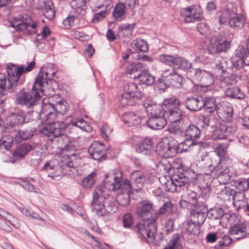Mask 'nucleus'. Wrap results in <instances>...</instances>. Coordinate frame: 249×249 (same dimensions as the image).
<instances>
[{
	"mask_svg": "<svg viewBox=\"0 0 249 249\" xmlns=\"http://www.w3.org/2000/svg\"><path fill=\"white\" fill-rule=\"evenodd\" d=\"M122 181V174L119 176L115 175H107L103 185L97 186L92 195L91 203V211L99 216L109 215L114 213L117 210L115 198L108 194L106 189L109 191H119Z\"/></svg>",
	"mask_w": 249,
	"mask_h": 249,
	"instance_id": "obj_1",
	"label": "nucleus"
},
{
	"mask_svg": "<svg viewBox=\"0 0 249 249\" xmlns=\"http://www.w3.org/2000/svg\"><path fill=\"white\" fill-rule=\"evenodd\" d=\"M55 74L54 71L50 73L48 71L39 72L31 90L22 89L18 92L16 97L17 104L32 108L37 104L41 105V94L45 95L43 88L52 82ZM42 107V106H40Z\"/></svg>",
	"mask_w": 249,
	"mask_h": 249,
	"instance_id": "obj_2",
	"label": "nucleus"
},
{
	"mask_svg": "<svg viewBox=\"0 0 249 249\" xmlns=\"http://www.w3.org/2000/svg\"><path fill=\"white\" fill-rule=\"evenodd\" d=\"M35 64L34 61H31L25 68L23 66L9 65L6 67L7 77L5 74L0 73V105L5 101L8 92L16 91L20 76L25 72L31 71Z\"/></svg>",
	"mask_w": 249,
	"mask_h": 249,
	"instance_id": "obj_3",
	"label": "nucleus"
},
{
	"mask_svg": "<svg viewBox=\"0 0 249 249\" xmlns=\"http://www.w3.org/2000/svg\"><path fill=\"white\" fill-rule=\"evenodd\" d=\"M55 110L54 105L49 103L42 106L41 112H35L37 118H42L43 116L46 117L47 124L39 130V132L41 134L48 137H53L61 131L59 128L60 122H54L56 118ZM32 113H34V112Z\"/></svg>",
	"mask_w": 249,
	"mask_h": 249,
	"instance_id": "obj_4",
	"label": "nucleus"
},
{
	"mask_svg": "<svg viewBox=\"0 0 249 249\" xmlns=\"http://www.w3.org/2000/svg\"><path fill=\"white\" fill-rule=\"evenodd\" d=\"M232 165L231 159L219 160L216 166L212 171V176L217 178L220 184L229 183L231 178L236 176L235 170Z\"/></svg>",
	"mask_w": 249,
	"mask_h": 249,
	"instance_id": "obj_5",
	"label": "nucleus"
},
{
	"mask_svg": "<svg viewBox=\"0 0 249 249\" xmlns=\"http://www.w3.org/2000/svg\"><path fill=\"white\" fill-rule=\"evenodd\" d=\"M163 103L164 106L167 107L164 113L166 120L172 124H181L183 122V113L178 107L180 104L179 99L172 97L165 99Z\"/></svg>",
	"mask_w": 249,
	"mask_h": 249,
	"instance_id": "obj_6",
	"label": "nucleus"
},
{
	"mask_svg": "<svg viewBox=\"0 0 249 249\" xmlns=\"http://www.w3.org/2000/svg\"><path fill=\"white\" fill-rule=\"evenodd\" d=\"M124 92L122 94L120 100L123 107L132 106L136 101L142 98L143 93L141 87L134 83H129L124 88Z\"/></svg>",
	"mask_w": 249,
	"mask_h": 249,
	"instance_id": "obj_7",
	"label": "nucleus"
},
{
	"mask_svg": "<svg viewBox=\"0 0 249 249\" xmlns=\"http://www.w3.org/2000/svg\"><path fill=\"white\" fill-rule=\"evenodd\" d=\"M10 25L16 31H24L25 34L33 35L36 33V22L32 20L30 16L26 14L15 17L10 22Z\"/></svg>",
	"mask_w": 249,
	"mask_h": 249,
	"instance_id": "obj_8",
	"label": "nucleus"
},
{
	"mask_svg": "<svg viewBox=\"0 0 249 249\" xmlns=\"http://www.w3.org/2000/svg\"><path fill=\"white\" fill-rule=\"evenodd\" d=\"M188 78L194 82H200L201 86L205 87L208 90L215 91L217 89L214 86V78L213 74L204 70L196 69L188 72Z\"/></svg>",
	"mask_w": 249,
	"mask_h": 249,
	"instance_id": "obj_9",
	"label": "nucleus"
},
{
	"mask_svg": "<svg viewBox=\"0 0 249 249\" xmlns=\"http://www.w3.org/2000/svg\"><path fill=\"white\" fill-rule=\"evenodd\" d=\"M178 142L172 138H165L160 142L156 149L157 154L164 158L174 157L178 153Z\"/></svg>",
	"mask_w": 249,
	"mask_h": 249,
	"instance_id": "obj_10",
	"label": "nucleus"
},
{
	"mask_svg": "<svg viewBox=\"0 0 249 249\" xmlns=\"http://www.w3.org/2000/svg\"><path fill=\"white\" fill-rule=\"evenodd\" d=\"M87 122L83 119L77 120H72L70 123L60 122L59 128L60 130H66L70 137L76 139L79 137L82 131L86 130Z\"/></svg>",
	"mask_w": 249,
	"mask_h": 249,
	"instance_id": "obj_11",
	"label": "nucleus"
},
{
	"mask_svg": "<svg viewBox=\"0 0 249 249\" xmlns=\"http://www.w3.org/2000/svg\"><path fill=\"white\" fill-rule=\"evenodd\" d=\"M136 229L142 237L148 238V241H152L157 232L156 220L154 219H144L137 224Z\"/></svg>",
	"mask_w": 249,
	"mask_h": 249,
	"instance_id": "obj_12",
	"label": "nucleus"
},
{
	"mask_svg": "<svg viewBox=\"0 0 249 249\" xmlns=\"http://www.w3.org/2000/svg\"><path fill=\"white\" fill-rule=\"evenodd\" d=\"M190 220L200 226L205 221L208 208L205 203L199 202L190 209Z\"/></svg>",
	"mask_w": 249,
	"mask_h": 249,
	"instance_id": "obj_13",
	"label": "nucleus"
},
{
	"mask_svg": "<svg viewBox=\"0 0 249 249\" xmlns=\"http://www.w3.org/2000/svg\"><path fill=\"white\" fill-rule=\"evenodd\" d=\"M236 127L232 123H222L213 135L214 140L226 139L228 136L233 135L236 132Z\"/></svg>",
	"mask_w": 249,
	"mask_h": 249,
	"instance_id": "obj_14",
	"label": "nucleus"
},
{
	"mask_svg": "<svg viewBox=\"0 0 249 249\" xmlns=\"http://www.w3.org/2000/svg\"><path fill=\"white\" fill-rule=\"evenodd\" d=\"M180 13L186 23L199 20L202 16L200 8L194 6L181 9Z\"/></svg>",
	"mask_w": 249,
	"mask_h": 249,
	"instance_id": "obj_15",
	"label": "nucleus"
},
{
	"mask_svg": "<svg viewBox=\"0 0 249 249\" xmlns=\"http://www.w3.org/2000/svg\"><path fill=\"white\" fill-rule=\"evenodd\" d=\"M143 106L145 113L151 116L164 115L166 108H163L162 105L158 104L149 98L143 101Z\"/></svg>",
	"mask_w": 249,
	"mask_h": 249,
	"instance_id": "obj_16",
	"label": "nucleus"
},
{
	"mask_svg": "<svg viewBox=\"0 0 249 249\" xmlns=\"http://www.w3.org/2000/svg\"><path fill=\"white\" fill-rule=\"evenodd\" d=\"M130 178L132 185L136 187L135 189L137 191H140L145 183L149 181V175L140 170L133 172L130 175Z\"/></svg>",
	"mask_w": 249,
	"mask_h": 249,
	"instance_id": "obj_17",
	"label": "nucleus"
},
{
	"mask_svg": "<svg viewBox=\"0 0 249 249\" xmlns=\"http://www.w3.org/2000/svg\"><path fill=\"white\" fill-rule=\"evenodd\" d=\"M230 42L221 36L212 40L209 47L210 53H215L222 52H226L230 48Z\"/></svg>",
	"mask_w": 249,
	"mask_h": 249,
	"instance_id": "obj_18",
	"label": "nucleus"
},
{
	"mask_svg": "<svg viewBox=\"0 0 249 249\" xmlns=\"http://www.w3.org/2000/svg\"><path fill=\"white\" fill-rule=\"evenodd\" d=\"M146 113L144 109H140L135 112H127L123 116L124 123L129 125H137L141 123L142 120L145 117Z\"/></svg>",
	"mask_w": 249,
	"mask_h": 249,
	"instance_id": "obj_19",
	"label": "nucleus"
},
{
	"mask_svg": "<svg viewBox=\"0 0 249 249\" xmlns=\"http://www.w3.org/2000/svg\"><path fill=\"white\" fill-rule=\"evenodd\" d=\"M196 193L191 190L187 189L182 196L180 201L181 206L184 208L192 209V207L196 206L200 202L197 201Z\"/></svg>",
	"mask_w": 249,
	"mask_h": 249,
	"instance_id": "obj_20",
	"label": "nucleus"
},
{
	"mask_svg": "<svg viewBox=\"0 0 249 249\" xmlns=\"http://www.w3.org/2000/svg\"><path fill=\"white\" fill-rule=\"evenodd\" d=\"M163 77L167 78L170 86L175 88L181 87L182 82V77L177 73L174 69H167L162 71Z\"/></svg>",
	"mask_w": 249,
	"mask_h": 249,
	"instance_id": "obj_21",
	"label": "nucleus"
},
{
	"mask_svg": "<svg viewBox=\"0 0 249 249\" xmlns=\"http://www.w3.org/2000/svg\"><path fill=\"white\" fill-rule=\"evenodd\" d=\"M237 12L236 7L232 3H228L225 8L217 12L219 22L220 24H224L230 21L231 16H233Z\"/></svg>",
	"mask_w": 249,
	"mask_h": 249,
	"instance_id": "obj_22",
	"label": "nucleus"
},
{
	"mask_svg": "<svg viewBox=\"0 0 249 249\" xmlns=\"http://www.w3.org/2000/svg\"><path fill=\"white\" fill-rule=\"evenodd\" d=\"M230 233L234 238L240 240L249 234V224L243 222L233 227L230 230Z\"/></svg>",
	"mask_w": 249,
	"mask_h": 249,
	"instance_id": "obj_23",
	"label": "nucleus"
},
{
	"mask_svg": "<svg viewBox=\"0 0 249 249\" xmlns=\"http://www.w3.org/2000/svg\"><path fill=\"white\" fill-rule=\"evenodd\" d=\"M88 151L92 158L95 160H100L106 153L104 145L97 141L91 143Z\"/></svg>",
	"mask_w": 249,
	"mask_h": 249,
	"instance_id": "obj_24",
	"label": "nucleus"
},
{
	"mask_svg": "<svg viewBox=\"0 0 249 249\" xmlns=\"http://www.w3.org/2000/svg\"><path fill=\"white\" fill-rule=\"evenodd\" d=\"M147 66L142 62H137L129 65L126 72L134 78H138L144 71H147Z\"/></svg>",
	"mask_w": 249,
	"mask_h": 249,
	"instance_id": "obj_25",
	"label": "nucleus"
},
{
	"mask_svg": "<svg viewBox=\"0 0 249 249\" xmlns=\"http://www.w3.org/2000/svg\"><path fill=\"white\" fill-rule=\"evenodd\" d=\"M146 124L152 129L159 130L166 125V120L164 115L151 116L147 121Z\"/></svg>",
	"mask_w": 249,
	"mask_h": 249,
	"instance_id": "obj_26",
	"label": "nucleus"
},
{
	"mask_svg": "<svg viewBox=\"0 0 249 249\" xmlns=\"http://www.w3.org/2000/svg\"><path fill=\"white\" fill-rule=\"evenodd\" d=\"M186 108L192 111H197L203 107V99L201 97H187L184 102Z\"/></svg>",
	"mask_w": 249,
	"mask_h": 249,
	"instance_id": "obj_27",
	"label": "nucleus"
},
{
	"mask_svg": "<svg viewBox=\"0 0 249 249\" xmlns=\"http://www.w3.org/2000/svg\"><path fill=\"white\" fill-rule=\"evenodd\" d=\"M152 147L151 139L146 138L136 144V151L137 153L147 154L151 152Z\"/></svg>",
	"mask_w": 249,
	"mask_h": 249,
	"instance_id": "obj_28",
	"label": "nucleus"
},
{
	"mask_svg": "<svg viewBox=\"0 0 249 249\" xmlns=\"http://www.w3.org/2000/svg\"><path fill=\"white\" fill-rule=\"evenodd\" d=\"M25 114L20 111L12 114L9 118V123L7 124L15 130L17 128H18L19 125L22 124L25 122Z\"/></svg>",
	"mask_w": 249,
	"mask_h": 249,
	"instance_id": "obj_29",
	"label": "nucleus"
},
{
	"mask_svg": "<svg viewBox=\"0 0 249 249\" xmlns=\"http://www.w3.org/2000/svg\"><path fill=\"white\" fill-rule=\"evenodd\" d=\"M229 143L225 142L222 143H215L213 145L214 152L219 158V160L224 159H231L227 154Z\"/></svg>",
	"mask_w": 249,
	"mask_h": 249,
	"instance_id": "obj_30",
	"label": "nucleus"
},
{
	"mask_svg": "<svg viewBox=\"0 0 249 249\" xmlns=\"http://www.w3.org/2000/svg\"><path fill=\"white\" fill-rule=\"evenodd\" d=\"M235 193V190L229 187H225L217 193V198L224 202L231 201L233 195Z\"/></svg>",
	"mask_w": 249,
	"mask_h": 249,
	"instance_id": "obj_31",
	"label": "nucleus"
},
{
	"mask_svg": "<svg viewBox=\"0 0 249 249\" xmlns=\"http://www.w3.org/2000/svg\"><path fill=\"white\" fill-rule=\"evenodd\" d=\"M31 149L32 146L29 144L26 143H22L16 147L13 152V156L18 159H22Z\"/></svg>",
	"mask_w": 249,
	"mask_h": 249,
	"instance_id": "obj_32",
	"label": "nucleus"
},
{
	"mask_svg": "<svg viewBox=\"0 0 249 249\" xmlns=\"http://www.w3.org/2000/svg\"><path fill=\"white\" fill-rule=\"evenodd\" d=\"M222 110L219 113L220 118L223 122H230L232 120L233 117V108L231 105L229 104H224L222 107Z\"/></svg>",
	"mask_w": 249,
	"mask_h": 249,
	"instance_id": "obj_33",
	"label": "nucleus"
},
{
	"mask_svg": "<svg viewBox=\"0 0 249 249\" xmlns=\"http://www.w3.org/2000/svg\"><path fill=\"white\" fill-rule=\"evenodd\" d=\"M245 23V19L242 14H238L237 12L233 16H231L229 22L230 27L234 29H241Z\"/></svg>",
	"mask_w": 249,
	"mask_h": 249,
	"instance_id": "obj_34",
	"label": "nucleus"
},
{
	"mask_svg": "<svg viewBox=\"0 0 249 249\" xmlns=\"http://www.w3.org/2000/svg\"><path fill=\"white\" fill-rule=\"evenodd\" d=\"M201 130L197 126L194 124H190L185 130V137L195 141L200 138Z\"/></svg>",
	"mask_w": 249,
	"mask_h": 249,
	"instance_id": "obj_35",
	"label": "nucleus"
},
{
	"mask_svg": "<svg viewBox=\"0 0 249 249\" xmlns=\"http://www.w3.org/2000/svg\"><path fill=\"white\" fill-rule=\"evenodd\" d=\"M239 79L237 75L223 73L219 76L218 80L220 82L221 86H227L228 85H233L236 84Z\"/></svg>",
	"mask_w": 249,
	"mask_h": 249,
	"instance_id": "obj_36",
	"label": "nucleus"
},
{
	"mask_svg": "<svg viewBox=\"0 0 249 249\" xmlns=\"http://www.w3.org/2000/svg\"><path fill=\"white\" fill-rule=\"evenodd\" d=\"M153 206V203L149 201H142L139 204L137 208V213L141 216H144L150 213Z\"/></svg>",
	"mask_w": 249,
	"mask_h": 249,
	"instance_id": "obj_37",
	"label": "nucleus"
},
{
	"mask_svg": "<svg viewBox=\"0 0 249 249\" xmlns=\"http://www.w3.org/2000/svg\"><path fill=\"white\" fill-rule=\"evenodd\" d=\"M199 225L193 222L190 220L189 221L184 224V233L188 235H197L199 233Z\"/></svg>",
	"mask_w": 249,
	"mask_h": 249,
	"instance_id": "obj_38",
	"label": "nucleus"
},
{
	"mask_svg": "<svg viewBox=\"0 0 249 249\" xmlns=\"http://www.w3.org/2000/svg\"><path fill=\"white\" fill-rule=\"evenodd\" d=\"M225 95L231 98L242 99L244 94L238 87H229L225 90Z\"/></svg>",
	"mask_w": 249,
	"mask_h": 249,
	"instance_id": "obj_39",
	"label": "nucleus"
},
{
	"mask_svg": "<svg viewBox=\"0 0 249 249\" xmlns=\"http://www.w3.org/2000/svg\"><path fill=\"white\" fill-rule=\"evenodd\" d=\"M42 14L48 19H51L55 16V11L53 2L48 0L44 2L42 7Z\"/></svg>",
	"mask_w": 249,
	"mask_h": 249,
	"instance_id": "obj_40",
	"label": "nucleus"
},
{
	"mask_svg": "<svg viewBox=\"0 0 249 249\" xmlns=\"http://www.w3.org/2000/svg\"><path fill=\"white\" fill-rule=\"evenodd\" d=\"M160 181L162 183L165 190L167 192L173 193L177 190L178 188H179L172 177L166 180V178L164 177L160 178Z\"/></svg>",
	"mask_w": 249,
	"mask_h": 249,
	"instance_id": "obj_41",
	"label": "nucleus"
},
{
	"mask_svg": "<svg viewBox=\"0 0 249 249\" xmlns=\"http://www.w3.org/2000/svg\"><path fill=\"white\" fill-rule=\"evenodd\" d=\"M0 217L5 219L9 223L12 225L14 228L16 229L19 228L20 226V223L19 220L10 214V213L6 211L2 210L0 208Z\"/></svg>",
	"mask_w": 249,
	"mask_h": 249,
	"instance_id": "obj_42",
	"label": "nucleus"
},
{
	"mask_svg": "<svg viewBox=\"0 0 249 249\" xmlns=\"http://www.w3.org/2000/svg\"><path fill=\"white\" fill-rule=\"evenodd\" d=\"M177 59V61H176V67L180 70L186 71L187 77L188 72L191 71L192 70L196 69L192 68L191 63L186 59H184L183 57L178 56Z\"/></svg>",
	"mask_w": 249,
	"mask_h": 249,
	"instance_id": "obj_43",
	"label": "nucleus"
},
{
	"mask_svg": "<svg viewBox=\"0 0 249 249\" xmlns=\"http://www.w3.org/2000/svg\"><path fill=\"white\" fill-rule=\"evenodd\" d=\"M233 204L237 209L244 208L246 204L245 194L244 193L236 192L233 195Z\"/></svg>",
	"mask_w": 249,
	"mask_h": 249,
	"instance_id": "obj_44",
	"label": "nucleus"
},
{
	"mask_svg": "<svg viewBox=\"0 0 249 249\" xmlns=\"http://www.w3.org/2000/svg\"><path fill=\"white\" fill-rule=\"evenodd\" d=\"M70 4L77 13L82 15L85 13L86 0H71Z\"/></svg>",
	"mask_w": 249,
	"mask_h": 249,
	"instance_id": "obj_45",
	"label": "nucleus"
},
{
	"mask_svg": "<svg viewBox=\"0 0 249 249\" xmlns=\"http://www.w3.org/2000/svg\"><path fill=\"white\" fill-rule=\"evenodd\" d=\"M125 13V6L123 3H118L114 7L113 15L116 20L120 21L124 18Z\"/></svg>",
	"mask_w": 249,
	"mask_h": 249,
	"instance_id": "obj_46",
	"label": "nucleus"
},
{
	"mask_svg": "<svg viewBox=\"0 0 249 249\" xmlns=\"http://www.w3.org/2000/svg\"><path fill=\"white\" fill-rule=\"evenodd\" d=\"M172 178L179 188L185 186L188 182V179L185 174L179 171L176 172Z\"/></svg>",
	"mask_w": 249,
	"mask_h": 249,
	"instance_id": "obj_47",
	"label": "nucleus"
},
{
	"mask_svg": "<svg viewBox=\"0 0 249 249\" xmlns=\"http://www.w3.org/2000/svg\"><path fill=\"white\" fill-rule=\"evenodd\" d=\"M132 47L136 51L143 52H146L149 48L147 42L140 38L136 39L132 42Z\"/></svg>",
	"mask_w": 249,
	"mask_h": 249,
	"instance_id": "obj_48",
	"label": "nucleus"
},
{
	"mask_svg": "<svg viewBox=\"0 0 249 249\" xmlns=\"http://www.w3.org/2000/svg\"><path fill=\"white\" fill-rule=\"evenodd\" d=\"M203 107L206 111L209 113L213 112L216 109L217 105L215 99L212 97H206L203 100Z\"/></svg>",
	"mask_w": 249,
	"mask_h": 249,
	"instance_id": "obj_49",
	"label": "nucleus"
},
{
	"mask_svg": "<svg viewBox=\"0 0 249 249\" xmlns=\"http://www.w3.org/2000/svg\"><path fill=\"white\" fill-rule=\"evenodd\" d=\"M178 56L162 54L160 55V61L163 64L170 67H176Z\"/></svg>",
	"mask_w": 249,
	"mask_h": 249,
	"instance_id": "obj_50",
	"label": "nucleus"
},
{
	"mask_svg": "<svg viewBox=\"0 0 249 249\" xmlns=\"http://www.w3.org/2000/svg\"><path fill=\"white\" fill-rule=\"evenodd\" d=\"M185 126L183 122H182L180 124L179 123H175L174 124H172L171 127L168 129V131L170 134L179 136L183 133L185 131Z\"/></svg>",
	"mask_w": 249,
	"mask_h": 249,
	"instance_id": "obj_51",
	"label": "nucleus"
},
{
	"mask_svg": "<svg viewBox=\"0 0 249 249\" xmlns=\"http://www.w3.org/2000/svg\"><path fill=\"white\" fill-rule=\"evenodd\" d=\"M234 186L239 191H245L249 189V178H240L234 181Z\"/></svg>",
	"mask_w": 249,
	"mask_h": 249,
	"instance_id": "obj_52",
	"label": "nucleus"
},
{
	"mask_svg": "<svg viewBox=\"0 0 249 249\" xmlns=\"http://www.w3.org/2000/svg\"><path fill=\"white\" fill-rule=\"evenodd\" d=\"M140 83L146 85H151L155 82V77L144 71L142 74L137 78Z\"/></svg>",
	"mask_w": 249,
	"mask_h": 249,
	"instance_id": "obj_53",
	"label": "nucleus"
},
{
	"mask_svg": "<svg viewBox=\"0 0 249 249\" xmlns=\"http://www.w3.org/2000/svg\"><path fill=\"white\" fill-rule=\"evenodd\" d=\"M60 131L53 137L54 138V142H56L59 148V152L70 141L69 138L64 134H62Z\"/></svg>",
	"mask_w": 249,
	"mask_h": 249,
	"instance_id": "obj_54",
	"label": "nucleus"
},
{
	"mask_svg": "<svg viewBox=\"0 0 249 249\" xmlns=\"http://www.w3.org/2000/svg\"><path fill=\"white\" fill-rule=\"evenodd\" d=\"M173 207V205L170 201L164 203L156 213V216L158 217L161 215H168L172 213Z\"/></svg>",
	"mask_w": 249,
	"mask_h": 249,
	"instance_id": "obj_55",
	"label": "nucleus"
},
{
	"mask_svg": "<svg viewBox=\"0 0 249 249\" xmlns=\"http://www.w3.org/2000/svg\"><path fill=\"white\" fill-rule=\"evenodd\" d=\"M230 60L225 57H221L216 63L215 68L221 71V72L224 73L225 71L230 68Z\"/></svg>",
	"mask_w": 249,
	"mask_h": 249,
	"instance_id": "obj_56",
	"label": "nucleus"
},
{
	"mask_svg": "<svg viewBox=\"0 0 249 249\" xmlns=\"http://www.w3.org/2000/svg\"><path fill=\"white\" fill-rule=\"evenodd\" d=\"M46 149L51 154H54L59 152V148L57 142H54V138H49L46 143Z\"/></svg>",
	"mask_w": 249,
	"mask_h": 249,
	"instance_id": "obj_57",
	"label": "nucleus"
},
{
	"mask_svg": "<svg viewBox=\"0 0 249 249\" xmlns=\"http://www.w3.org/2000/svg\"><path fill=\"white\" fill-rule=\"evenodd\" d=\"M230 62V65H231L230 68L232 69L234 68L235 70H239L244 65L242 57L238 54V50L236 54L231 58Z\"/></svg>",
	"mask_w": 249,
	"mask_h": 249,
	"instance_id": "obj_58",
	"label": "nucleus"
},
{
	"mask_svg": "<svg viewBox=\"0 0 249 249\" xmlns=\"http://www.w3.org/2000/svg\"><path fill=\"white\" fill-rule=\"evenodd\" d=\"M207 213L208 217L212 219H218L224 215V211L220 208H214L208 210Z\"/></svg>",
	"mask_w": 249,
	"mask_h": 249,
	"instance_id": "obj_59",
	"label": "nucleus"
},
{
	"mask_svg": "<svg viewBox=\"0 0 249 249\" xmlns=\"http://www.w3.org/2000/svg\"><path fill=\"white\" fill-rule=\"evenodd\" d=\"M196 144V143L195 141L193 140H190L189 139H187V138L185 137L184 141L181 142L179 143L178 142V151L179 150H180V152L187 151L188 150L189 148Z\"/></svg>",
	"mask_w": 249,
	"mask_h": 249,
	"instance_id": "obj_60",
	"label": "nucleus"
},
{
	"mask_svg": "<svg viewBox=\"0 0 249 249\" xmlns=\"http://www.w3.org/2000/svg\"><path fill=\"white\" fill-rule=\"evenodd\" d=\"M95 176L96 173L94 172L88 175L84 178L82 182V186L87 189L91 188L94 184Z\"/></svg>",
	"mask_w": 249,
	"mask_h": 249,
	"instance_id": "obj_61",
	"label": "nucleus"
},
{
	"mask_svg": "<svg viewBox=\"0 0 249 249\" xmlns=\"http://www.w3.org/2000/svg\"><path fill=\"white\" fill-rule=\"evenodd\" d=\"M63 176L62 168L58 166H53V169L49 172L48 176L53 179L59 180Z\"/></svg>",
	"mask_w": 249,
	"mask_h": 249,
	"instance_id": "obj_62",
	"label": "nucleus"
},
{
	"mask_svg": "<svg viewBox=\"0 0 249 249\" xmlns=\"http://www.w3.org/2000/svg\"><path fill=\"white\" fill-rule=\"evenodd\" d=\"M130 194L127 193H119L115 198V201H118V203L122 206H126L130 202Z\"/></svg>",
	"mask_w": 249,
	"mask_h": 249,
	"instance_id": "obj_63",
	"label": "nucleus"
},
{
	"mask_svg": "<svg viewBox=\"0 0 249 249\" xmlns=\"http://www.w3.org/2000/svg\"><path fill=\"white\" fill-rule=\"evenodd\" d=\"M32 136V134L31 131L28 130L25 131H18L16 134L15 137V140L18 142H20L23 140H25L30 139Z\"/></svg>",
	"mask_w": 249,
	"mask_h": 249,
	"instance_id": "obj_64",
	"label": "nucleus"
}]
</instances>
